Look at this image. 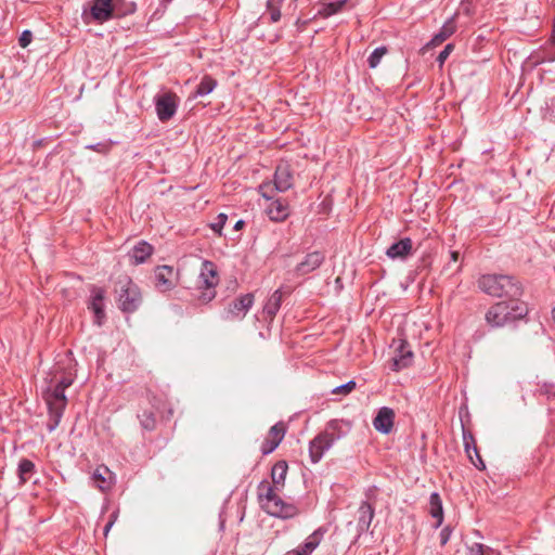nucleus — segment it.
<instances>
[{"label": "nucleus", "mask_w": 555, "mask_h": 555, "mask_svg": "<svg viewBox=\"0 0 555 555\" xmlns=\"http://www.w3.org/2000/svg\"><path fill=\"white\" fill-rule=\"evenodd\" d=\"M287 470V463L279 461L271 470L273 486L261 482L258 487L259 502L263 511L271 516L284 519L293 518L299 514L296 505L284 502L275 492L284 487Z\"/></svg>", "instance_id": "obj_1"}, {"label": "nucleus", "mask_w": 555, "mask_h": 555, "mask_svg": "<svg viewBox=\"0 0 555 555\" xmlns=\"http://www.w3.org/2000/svg\"><path fill=\"white\" fill-rule=\"evenodd\" d=\"M478 287L493 297L518 298L521 287L513 276L505 274H485L478 279Z\"/></svg>", "instance_id": "obj_2"}, {"label": "nucleus", "mask_w": 555, "mask_h": 555, "mask_svg": "<svg viewBox=\"0 0 555 555\" xmlns=\"http://www.w3.org/2000/svg\"><path fill=\"white\" fill-rule=\"evenodd\" d=\"M527 314V308L517 298L500 301L491 306L486 313V321L492 327H501Z\"/></svg>", "instance_id": "obj_3"}, {"label": "nucleus", "mask_w": 555, "mask_h": 555, "mask_svg": "<svg viewBox=\"0 0 555 555\" xmlns=\"http://www.w3.org/2000/svg\"><path fill=\"white\" fill-rule=\"evenodd\" d=\"M218 282L216 266L211 261L204 260L197 279V288L201 291L197 298L202 304H208L216 297L215 288Z\"/></svg>", "instance_id": "obj_4"}, {"label": "nucleus", "mask_w": 555, "mask_h": 555, "mask_svg": "<svg viewBox=\"0 0 555 555\" xmlns=\"http://www.w3.org/2000/svg\"><path fill=\"white\" fill-rule=\"evenodd\" d=\"M293 186V175L291 167L286 163L280 164L274 173L272 182H264L259 186L261 195L267 199H272L275 192H286Z\"/></svg>", "instance_id": "obj_5"}, {"label": "nucleus", "mask_w": 555, "mask_h": 555, "mask_svg": "<svg viewBox=\"0 0 555 555\" xmlns=\"http://www.w3.org/2000/svg\"><path fill=\"white\" fill-rule=\"evenodd\" d=\"M124 0H92L90 16L98 23H104L114 16L124 15L127 11L121 9Z\"/></svg>", "instance_id": "obj_6"}, {"label": "nucleus", "mask_w": 555, "mask_h": 555, "mask_svg": "<svg viewBox=\"0 0 555 555\" xmlns=\"http://www.w3.org/2000/svg\"><path fill=\"white\" fill-rule=\"evenodd\" d=\"M118 306L124 312L135 311L142 301L139 287L130 280L118 282Z\"/></svg>", "instance_id": "obj_7"}, {"label": "nucleus", "mask_w": 555, "mask_h": 555, "mask_svg": "<svg viewBox=\"0 0 555 555\" xmlns=\"http://www.w3.org/2000/svg\"><path fill=\"white\" fill-rule=\"evenodd\" d=\"M154 103L158 119L165 122L170 120L177 113L179 98L171 91H164L154 96Z\"/></svg>", "instance_id": "obj_8"}, {"label": "nucleus", "mask_w": 555, "mask_h": 555, "mask_svg": "<svg viewBox=\"0 0 555 555\" xmlns=\"http://www.w3.org/2000/svg\"><path fill=\"white\" fill-rule=\"evenodd\" d=\"M254 304V295L245 294L233 300L224 312L225 320H242Z\"/></svg>", "instance_id": "obj_9"}, {"label": "nucleus", "mask_w": 555, "mask_h": 555, "mask_svg": "<svg viewBox=\"0 0 555 555\" xmlns=\"http://www.w3.org/2000/svg\"><path fill=\"white\" fill-rule=\"evenodd\" d=\"M285 431H286V428L282 422L273 425L270 428L268 436L266 437L264 441L261 444V453L263 455H268V454L272 453L279 447L281 441L283 440V438L285 436Z\"/></svg>", "instance_id": "obj_10"}, {"label": "nucleus", "mask_w": 555, "mask_h": 555, "mask_svg": "<svg viewBox=\"0 0 555 555\" xmlns=\"http://www.w3.org/2000/svg\"><path fill=\"white\" fill-rule=\"evenodd\" d=\"M155 286L159 292H167L176 286V273L170 266H158L155 269Z\"/></svg>", "instance_id": "obj_11"}, {"label": "nucleus", "mask_w": 555, "mask_h": 555, "mask_svg": "<svg viewBox=\"0 0 555 555\" xmlns=\"http://www.w3.org/2000/svg\"><path fill=\"white\" fill-rule=\"evenodd\" d=\"M334 444L333 438L320 433L309 443V456L312 463H318L323 457L325 451L330 450Z\"/></svg>", "instance_id": "obj_12"}, {"label": "nucleus", "mask_w": 555, "mask_h": 555, "mask_svg": "<svg viewBox=\"0 0 555 555\" xmlns=\"http://www.w3.org/2000/svg\"><path fill=\"white\" fill-rule=\"evenodd\" d=\"M393 422V410L388 406H383L378 410L376 416L374 417L373 426L378 433L387 435L392 430Z\"/></svg>", "instance_id": "obj_13"}, {"label": "nucleus", "mask_w": 555, "mask_h": 555, "mask_svg": "<svg viewBox=\"0 0 555 555\" xmlns=\"http://www.w3.org/2000/svg\"><path fill=\"white\" fill-rule=\"evenodd\" d=\"M104 289L93 286L91 288V297L89 302V309H91L95 317V323L98 325L102 324L103 319L105 318L104 312Z\"/></svg>", "instance_id": "obj_14"}, {"label": "nucleus", "mask_w": 555, "mask_h": 555, "mask_svg": "<svg viewBox=\"0 0 555 555\" xmlns=\"http://www.w3.org/2000/svg\"><path fill=\"white\" fill-rule=\"evenodd\" d=\"M92 479L96 488L105 492L112 489L115 483V475L108 467L101 465L95 468Z\"/></svg>", "instance_id": "obj_15"}, {"label": "nucleus", "mask_w": 555, "mask_h": 555, "mask_svg": "<svg viewBox=\"0 0 555 555\" xmlns=\"http://www.w3.org/2000/svg\"><path fill=\"white\" fill-rule=\"evenodd\" d=\"M324 261V255L320 251H312L306 255L305 259L296 266V273L299 275L308 274L318 269Z\"/></svg>", "instance_id": "obj_16"}, {"label": "nucleus", "mask_w": 555, "mask_h": 555, "mask_svg": "<svg viewBox=\"0 0 555 555\" xmlns=\"http://www.w3.org/2000/svg\"><path fill=\"white\" fill-rule=\"evenodd\" d=\"M351 429V423L343 420H332L327 423L325 430L322 431L327 438H333V442L347 436Z\"/></svg>", "instance_id": "obj_17"}, {"label": "nucleus", "mask_w": 555, "mask_h": 555, "mask_svg": "<svg viewBox=\"0 0 555 555\" xmlns=\"http://www.w3.org/2000/svg\"><path fill=\"white\" fill-rule=\"evenodd\" d=\"M412 250V241L409 237H404L393 244H391L386 255L391 259H405Z\"/></svg>", "instance_id": "obj_18"}, {"label": "nucleus", "mask_w": 555, "mask_h": 555, "mask_svg": "<svg viewBox=\"0 0 555 555\" xmlns=\"http://www.w3.org/2000/svg\"><path fill=\"white\" fill-rule=\"evenodd\" d=\"M153 247L149 243L142 241L139 242L128 254L131 263L140 264L152 255Z\"/></svg>", "instance_id": "obj_19"}, {"label": "nucleus", "mask_w": 555, "mask_h": 555, "mask_svg": "<svg viewBox=\"0 0 555 555\" xmlns=\"http://www.w3.org/2000/svg\"><path fill=\"white\" fill-rule=\"evenodd\" d=\"M397 351L398 354L392 359L391 369L400 371L410 366L413 360V352L403 343H401Z\"/></svg>", "instance_id": "obj_20"}, {"label": "nucleus", "mask_w": 555, "mask_h": 555, "mask_svg": "<svg viewBox=\"0 0 555 555\" xmlns=\"http://www.w3.org/2000/svg\"><path fill=\"white\" fill-rule=\"evenodd\" d=\"M267 214L273 221H283L289 215V207L287 203L276 199L268 206Z\"/></svg>", "instance_id": "obj_21"}, {"label": "nucleus", "mask_w": 555, "mask_h": 555, "mask_svg": "<svg viewBox=\"0 0 555 555\" xmlns=\"http://www.w3.org/2000/svg\"><path fill=\"white\" fill-rule=\"evenodd\" d=\"M374 518V508L367 502H362L359 507L358 529L360 532L367 531Z\"/></svg>", "instance_id": "obj_22"}, {"label": "nucleus", "mask_w": 555, "mask_h": 555, "mask_svg": "<svg viewBox=\"0 0 555 555\" xmlns=\"http://www.w3.org/2000/svg\"><path fill=\"white\" fill-rule=\"evenodd\" d=\"M348 0H321V9L319 14L323 17H328L338 13Z\"/></svg>", "instance_id": "obj_23"}, {"label": "nucleus", "mask_w": 555, "mask_h": 555, "mask_svg": "<svg viewBox=\"0 0 555 555\" xmlns=\"http://www.w3.org/2000/svg\"><path fill=\"white\" fill-rule=\"evenodd\" d=\"M282 296H283L282 289L279 288L267 300V302H266V305L263 307V312L270 319H273L275 317V314L278 313V311H279V309L281 307V304H282Z\"/></svg>", "instance_id": "obj_24"}, {"label": "nucleus", "mask_w": 555, "mask_h": 555, "mask_svg": "<svg viewBox=\"0 0 555 555\" xmlns=\"http://www.w3.org/2000/svg\"><path fill=\"white\" fill-rule=\"evenodd\" d=\"M324 531L319 528L315 531H313L302 544H300V547L302 548V552L306 555H311L312 552L320 545L322 539H323Z\"/></svg>", "instance_id": "obj_25"}, {"label": "nucleus", "mask_w": 555, "mask_h": 555, "mask_svg": "<svg viewBox=\"0 0 555 555\" xmlns=\"http://www.w3.org/2000/svg\"><path fill=\"white\" fill-rule=\"evenodd\" d=\"M456 29L455 22L451 18L447 21L438 34L434 36V38L430 41V44L438 46L442 43L444 40H447L449 37H451Z\"/></svg>", "instance_id": "obj_26"}, {"label": "nucleus", "mask_w": 555, "mask_h": 555, "mask_svg": "<svg viewBox=\"0 0 555 555\" xmlns=\"http://www.w3.org/2000/svg\"><path fill=\"white\" fill-rule=\"evenodd\" d=\"M46 401L48 405L66 406L65 390L55 385L53 390L47 392Z\"/></svg>", "instance_id": "obj_27"}, {"label": "nucleus", "mask_w": 555, "mask_h": 555, "mask_svg": "<svg viewBox=\"0 0 555 555\" xmlns=\"http://www.w3.org/2000/svg\"><path fill=\"white\" fill-rule=\"evenodd\" d=\"M429 505H430V515L437 519V527L442 524L443 518V509H442V502L438 493L434 492L430 494L429 499Z\"/></svg>", "instance_id": "obj_28"}, {"label": "nucleus", "mask_w": 555, "mask_h": 555, "mask_svg": "<svg viewBox=\"0 0 555 555\" xmlns=\"http://www.w3.org/2000/svg\"><path fill=\"white\" fill-rule=\"evenodd\" d=\"M216 87L217 80L214 79L211 76L206 75L202 78L199 85L197 86L193 94V98L207 95L211 93Z\"/></svg>", "instance_id": "obj_29"}, {"label": "nucleus", "mask_w": 555, "mask_h": 555, "mask_svg": "<svg viewBox=\"0 0 555 555\" xmlns=\"http://www.w3.org/2000/svg\"><path fill=\"white\" fill-rule=\"evenodd\" d=\"M49 408V422H48V430L52 433L60 424L61 418L63 416V412L65 406L57 405H48Z\"/></svg>", "instance_id": "obj_30"}, {"label": "nucleus", "mask_w": 555, "mask_h": 555, "mask_svg": "<svg viewBox=\"0 0 555 555\" xmlns=\"http://www.w3.org/2000/svg\"><path fill=\"white\" fill-rule=\"evenodd\" d=\"M34 470L35 464L27 459H23L18 464V477L21 482H26L30 478V475L34 473Z\"/></svg>", "instance_id": "obj_31"}, {"label": "nucleus", "mask_w": 555, "mask_h": 555, "mask_svg": "<svg viewBox=\"0 0 555 555\" xmlns=\"http://www.w3.org/2000/svg\"><path fill=\"white\" fill-rule=\"evenodd\" d=\"M284 0H268L267 10L270 13V20L272 23H276L281 20L280 4Z\"/></svg>", "instance_id": "obj_32"}, {"label": "nucleus", "mask_w": 555, "mask_h": 555, "mask_svg": "<svg viewBox=\"0 0 555 555\" xmlns=\"http://www.w3.org/2000/svg\"><path fill=\"white\" fill-rule=\"evenodd\" d=\"M386 53H387L386 47L376 48L367 59L370 68H376L379 65L384 55H386Z\"/></svg>", "instance_id": "obj_33"}, {"label": "nucleus", "mask_w": 555, "mask_h": 555, "mask_svg": "<svg viewBox=\"0 0 555 555\" xmlns=\"http://www.w3.org/2000/svg\"><path fill=\"white\" fill-rule=\"evenodd\" d=\"M141 426L146 430H153L156 425L155 415L153 412L144 411L138 415Z\"/></svg>", "instance_id": "obj_34"}, {"label": "nucleus", "mask_w": 555, "mask_h": 555, "mask_svg": "<svg viewBox=\"0 0 555 555\" xmlns=\"http://www.w3.org/2000/svg\"><path fill=\"white\" fill-rule=\"evenodd\" d=\"M468 555H495V552L487 545L474 543L468 547Z\"/></svg>", "instance_id": "obj_35"}, {"label": "nucleus", "mask_w": 555, "mask_h": 555, "mask_svg": "<svg viewBox=\"0 0 555 555\" xmlns=\"http://www.w3.org/2000/svg\"><path fill=\"white\" fill-rule=\"evenodd\" d=\"M463 439H464V447H465V451L469 457V460L472 461V463L476 466V467H479L478 463L475 462V459L473 457L472 455V450H473V446H476L475 444V440L473 438V436L470 434H466L464 433L463 434Z\"/></svg>", "instance_id": "obj_36"}, {"label": "nucleus", "mask_w": 555, "mask_h": 555, "mask_svg": "<svg viewBox=\"0 0 555 555\" xmlns=\"http://www.w3.org/2000/svg\"><path fill=\"white\" fill-rule=\"evenodd\" d=\"M356 388V382L349 380L344 385L335 387L332 392L336 395H347Z\"/></svg>", "instance_id": "obj_37"}, {"label": "nucleus", "mask_w": 555, "mask_h": 555, "mask_svg": "<svg viewBox=\"0 0 555 555\" xmlns=\"http://www.w3.org/2000/svg\"><path fill=\"white\" fill-rule=\"evenodd\" d=\"M227 215L225 214H219L216 218V221L211 223V229L218 233L219 235L221 234V230L223 229L225 222H227Z\"/></svg>", "instance_id": "obj_38"}, {"label": "nucleus", "mask_w": 555, "mask_h": 555, "mask_svg": "<svg viewBox=\"0 0 555 555\" xmlns=\"http://www.w3.org/2000/svg\"><path fill=\"white\" fill-rule=\"evenodd\" d=\"M453 44L452 43H448L443 50L439 53V55L437 56V62L442 65L446 60L449 57L450 53L453 51Z\"/></svg>", "instance_id": "obj_39"}, {"label": "nucleus", "mask_w": 555, "mask_h": 555, "mask_svg": "<svg viewBox=\"0 0 555 555\" xmlns=\"http://www.w3.org/2000/svg\"><path fill=\"white\" fill-rule=\"evenodd\" d=\"M33 40V34L30 30H24L18 38V43L22 48H26Z\"/></svg>", "instance_id": "obj_40"}, {"label": "nucleus", "mask_w": 555, "mask_h": 555, "mask_svg": "<svg viewBox=\"0 0 555 555\" xmlns=\"http://www.w3.org/2000/svg\"><path fill=\"white\" fill-rule=\"evenodd\" d=\"M73 384V377L70 375L63 376L61 379L56 380V386L62 387V389H66Z\"/></svg>", "instance_id": "obj_41"}, {"label": "nucleus", "mask_w": 555, "mask_h": 555, "mask_svg": "<svg viewBox=\"0 0 555 555\" xmlns=\"http://www.w3.org/2000/svg\"><path fill=\"white\" fill-rule=\"evenodd\" d=\"M450 537H451V530L446 527L441 530L440 532V543L441 545H444L448 543V541L450 540Z\"/></svg>", "instance_id": "obj_42"}, {"label": "nucleus", "mask_w": 555, "mask_h": 555, "mask_svg": "<svg viewBox=\"0 0 555 555\" xmlns=\"http://www.w3.org/2000/svg\"><path fill=\"white\" fill-rule=\"evenodd\" d=\"M472 455H473V457L474 456L476 457L475 462L478 463V465H479L478 468L479 469H483L485 468V464H483V462L481 460V456L478 453V450H477L476 446H473Z\"/></svg>", "instance_id": "obj_43"}, {"label": "nucleus", "mask_w": 555, "mask_h": 555, "mask_svg": "<svg viewBox=\"0 0 555 555\" xmlns=\"http://www.w3.org/2000/svg\"><path fill=\"white\" fill-rule=\"evenodd\" d=\"M114 525V520H108L104 527V535L106 537Z\"/></svg>", "instance_id": "obj_44"}, {"label": "nucleus", "mask_w": 555, "mask_h": 555, "mask_svg": "<svg viewBox=\"0 0 555 555\" xmlns=\"http://www.w3.org/2000/svg\"><path fill=\"white\" fill-rule=\"evenodd\" d=\"M459 251H451V261L456 262L459 260Z\"/></svg>", "instance_id": "obj_45"}, {"label": "nucleus", "mask_w": 555, "mask_h": 555, "mask_svg": "<svg viewBox=\"0 0 555 555\" xmlns=\"http://www.w3.org/2000/svg\"><path fill=\"white\" fill-rule=\"evenodd\" d=\"M244 225V221L243 220H238L235 225H234V229L235 230H240L242 229V227Z\"/></svg>", "instance_id": "obj_46"}, {"label": "nucleus", "mask_w": 555, "mask_h": 555, "mask_svg": "<svg viewBox=\"0 0 555 555\" xmlns=\"http://www.w3.org/2000/svg\"><path fill=\"white\" fill-rule=\"evenodd\" d=\"M116 518H117L116 513H113V514L111 515V519H109V520H114V521H115V520H116Z\"/></svg>", "instance_id": "obj_47"}, {"label": "nucleus", "mask_w": 555, "mask_h": 555, "mask_svg": "<svg viewBox=\"0 0 555 555\" xmlns=\"http://www.w3.org/2000/svg\"><path fill=\"white\" fill-rule=\"evenodd\" d=\"M82 15H83V18L87 21L88 17H87L86 11L82 12Z\"/></svg>", "instance_id": "obj_48"}]
</instances>
